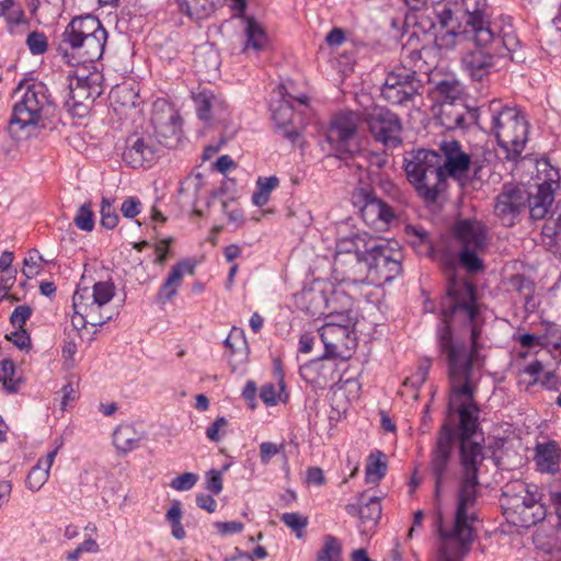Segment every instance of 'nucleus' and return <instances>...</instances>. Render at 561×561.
Instances as JSON below:
<instances>
[{
    "instance_id": "f257e3e1",
    "label": "nucleus",
    "mask_w": 561,
    "mask_h": 561,
    "mask_svg": "<svg viewBox=\"0 0 561 561\" xmlns=\"http://www.w3.org/2000/svg\"><path fill=\"white\" fill-rule=\"evenodd\" d=\"M483 322L477 286L453 273L439 301L436 328L437 350L445 356L447 368L474 367L482 348Z\"/></svg>"
},
{
    "instance_id": "f03ea898",
    "label": "nucleus",
    "mask_w": 561,
    "mask_h": 561,
    "mask_svg": "<svg viewBox=\"0 0 561 561\" xmlns=\"http://www.w3.org/2000/svg\"><path fill=\"white\" fill-rule=\"evenodd\" d=\"M449 380L448 413L459 416L457 428L445 421L439 427L430 451L428 469L434 480V499L440 502L445 483L450 479V468L457 439L473 438L479 430L480 408L476 401L479 378L474 367L447 368Z\"/></svg>"
},
{
    "instance_id": "7ed1b4c3",
    "label": "nucleus",
    "mask_w": 561,
    "mask_h": 561,
    "mask_svg": "<svg viewBox=\"0 0 561 561\" xmlns=\"http://www.w3.org/2000/svg\"><path fill=\"white\" fill-rule=\"evenodd\" d=\"M457 443L462 477L454 523L450 527L445 526L442 513L437 514L435 520L443 561H461L470 552L477 537L473 524L478 517L473 507L478 495V473L485 457L482 445L472 438L457 439Z\"/></svg>"
},
{
    "instance_id": "20e7f679",
    "label": "nucleus",
    "mask_w": 561,
    "mask_h": 561,
    "mask_svg": "<svg viewBox=\"0 0 561 561\" xmlns=\"http://www.w3.org/2000/svg\"><path fill=\"white\" fill-rule=\"evenodd\" d=\"M151 123L156 135H131L126 139L122 153L123 161L131 168L151 165L159 157L160 144L171 147L172 140L178 141L182 135L183 119L180 113L165 101L153 106Z\"/></svg>"
},
{
    "instance_id": "39448f33",
    "label": "nucleus",
    "mask_w": 561,
    "mask_h": 561,
    "mask_svg": "<svg viewBox=\"0 0 561 561\" xmlns=\"http://www.w3.org/2000/svg\"><path fill=\"white\" fill-rule=\"evenodd\" d=\"M560 190L559 169L551 165L548 159L537 162V183H504L496 196V210H549Z\"/></svg>"
},
{
    "instance_id": "423d86ee",
    "label": "nucleus",
    "mask_w": 561,
    "mask_h": 561,
    "mask_svg": "<svg viewBox=\"0 0 561 561\" xmlns=\"http://www.w3.org/2000/svg\"><path fill=\"white\" fill-rule=\"evenodd\" d=\"M10 119V131L16 134L26 128L55 130L60 124L58 105L48 87L42 81L21 82L14 93H21Z\"/></svg>"
},
{
    "instance_id": "0eeeda50",
    "label": "nucleus",
    "mask_w": 561,
    "mask_h": 561,
    "mask_svg": "<svg viewBox=\"0 0 561 561\" xmlns=\"http://www.w3.org/2000/svg\"><path fill=\"white\" fill-rule=\"evenodd\" d=\"M107 36V31L98 16L78 15L65 27L56 49L71 66L94 62L102 58Z\"/></svg>"
},
{
    "instance_id": "6e6552de",
    "label": "nucleus",
    "mask_w": 561,
    "mask_h": 561,
    "mask_svg": "<svg viewBox=\"0 0 561 561\" xmlns=\"http://www.w3.org/2000/svg\"><path fill=\"white\" fill-rule=\"evenodd\" d=\"M435 18L446 35L458 38L484 32H496L501 26L491 21L488 0H459L454 9L447 4L435 8Z\"/></svg>"
},
{
    "instance_id": "1a4fd4ad",
    "label": "nucleus",
    "mask_w": 561,
    "mask_h": 561,
    "mask_svg": "<svg viewBox=\"0 0 561 561\" xmlns=\"http://www.w3.org/2000/svg\"><path fill=\"white\" fill-rule=\"evenodd\" d=\"M442 160L439 161L443 179L453 178L460 186L488 181L491 169V151L466 153L459 141L443 140L439 145Z\"/></svg>"
},
{
    "instance_id": "9d476101",
    "label": "nucleus",
    "mask_w": 561,
    "mask_h": 561,
    "mask_svg": "<svg viewBox=\"0 0 561 561\" xmlns=\"http://www.w3.org/2000/svg\"><path fill=\"white\" fill-rule=\"evenodd\" d=\"M488 111L491 117V133L505 151V158L517 161L528 140L529 124L525 115L518 108L504 106L499 101H492Z\"/></svg>"
},
{
    "instance_id": "9b49d317",
    "label": "nucleus",
    "mask_w": 561,
    "mask_h": 561,
    "mask_svg": "<svg viewBox=\"0 0 561 561\" xmlns=\"http://www.w3.org/2000/svg\"><path fill=\"white\" fill-rule=\"evenodd\" d=\"M442 156L430 149L420 148L404 157V170L409 182L426 203H435L447 188L439 161Z\"/></svg>"
},
{
    "instance_id": "f8f14e48",
    "label": "nucleus",
    "mask_w": 561,
    "mask_h": 561,
    "mask_svg": "<svg viewBox=\"0 0 561 561\" xmlns=\"http://www.w3.org/2000/svg\"><path fill=\"white\" fill-rule=\"evenodd\" d=\"M450 233L459 247L460 266L471 274L483 271L485 266L480 255L490 244L489 227L476 218H457L450 227Z\"/></svg>"
},
{
    "instance_id": "ddd939ff",
    "label": "nucleus",
    "mask_w": 561,
    "mask_h": 561,
    "mask_svg": "<svg viewBox=\"0 0 561 561\" xmlns=\"http://www.w3.org/2000/svg\"><path fill=\"white\" fill-rule=\"evenodd\" d=\"M366 255V232L339 239L333 259L335 279L350 290L359 284H368Z\"/></svg>"
},
{
    "instance_id": "4468645a",
    "label": "nucleus",
    "mask_w": 561,
    "mask_h": 561,
    "mask_svg": "<svg viewBox=\"0 0 561 561\" xmlns=\"http://www.w3.org/2000/svg\"><path fill=\"white\" fill-rule=\"evenodd\" d=\"M495 32H484L461 36L470 39L473 47L466 50L461 56V68L473 81H483L492 72L496 71V66L501 59L503 46L507 43L514 45L512 37L506 42L496 41Z\"/></svg>"
},
{
    "instance_id": "2eb2a0df",
    "label": "nucleus",
    "mask_w": 561,
    "mask_h": 561,
    "mask_svg": "<svg viewBox=\"0 0 561 561\" xmlns=\"http://www.w3.org/2000/svg\"><path fill=\"white\" fill-rule=\"evenodd\" d=\"M367 279L369 285L381 286L402 272L403 253L387 240L366 233Z\"/></svg>"
},
{
    "instance_id": "dca6fc26",
    "label": "nucleus",
    "mask_w": 561,
    "mask_h": 561,
    "mask_svg": "<svg viewBox=\"0 0 561 561\" xmlns=\"http://www.w3.org/2000/svg\"><path fill=\"white\" fill-rule=\"evenodd\" d=\"M114 295L115 286L112 282H96L92 289L78 288L72 296V307L80 316L81 324L102 327L107 323L112 316L104 314L102 308L113 299Z\"/></svg>"
},
{
    "instance_id": "f3484780",
    "label": "nucleus",
    "mask_w": 561,
    "mask_h": 561,
    "mask_svg": "<svg viewBox=\"0 0 561 561\" xmlns=\"http://www.w3.org/2000/svg\"><path fill=\"white\" fill-rule=\"evenodd\" d=\"M362 122L363 113L350 110L341 111L333 116L327 139L340 159L353 157L359 151L356 137Z\"/></svg>"
},
{
    "instance_id": "a211bd4d",
    "label": "nucleus",
    "mask_w": 561,
    "mask_h": 561,
    "mask_svg": "<svg viewBox=\"0 0 561 561\" xmlns=\"http://www.w3.org/2000/svg\"><path fill=\"white\" fill-rule=\"evenodd\" d=\"M64 106L73 117H84L89 114L93 102L103 94V76L90 73L84 78H68Z\"/></svg>"
},
{
    "instance_id": "6ab92c4d",
    "label": "nucleus",
    "mask_w": 561,
    "mask_h": 561,
    "mask_svg": "<svg viewBox=\"0 0 561 561\" xmlns=\"http://www.w3.org/2000/svg\"><path fill=\"white\" fill-rule=\"evenodd\" d=\"M363 119L376 141L387 148H398L402 145L403 127L398 114L376 105L363 112Z\"/></svg>"
},
{
    "instance_id": "aec40b11",
    "label": "nucleus",
    "mask_w": 561,
    "mask_h": 561,
    "mask_svg": "<svg viewBox=\"0 0 561 561\" xmlns=\"http://www.w3.org/2000/svg\"><path fill=\"white\" fill-rule=\"evenodd\" d=\"M422 88L416 71L400 67L387 75L381 87V96L392 105H405L421 93Z\"/></svg>"
},
{
    "instance_id": "412c9836",
    "label": "nucleus",
    "mask_w": 561,
    "mask_h": 561,
    "mask_svg": "<svg viewBox=\"0 0 561 561\" xmlns=\"http://www.w3.org/2000/svg\"><path fill=\"white\" fill-rule=\"evenodd\" d=\"M503 514L507 523L522 528H530L541 523L547 517V507L541 503V496L537 493L512 503Z\"/></svg>"
},
{
    "instance_id": "4be33fe9",
    "label": "nucleus",
    "mask_w": 561,
    "mask_h": 561,
    "mask_svg": "<svg viewBox=\"0 0 561 561\" xmlns=\"http://www.w3.org/2000/svg\"><path fill=\"white\" fill-rule=\"evenodd\" d=\"M353 291L355 289H348L347 286L341 285L334 288L330 296L327 297L323 291L310 290L306 295L311 296V300L319 298L324 309L328 311L327 319H345L346 316L353 318V323L357 324V312L353 309L354 300Z\"/></svg>"
},
{
    "instance_id": "5701e85b",
    "label": "nucleus",
    "mask_w": 561,
    "mask_h": 561,
    "mask_svg": "<svg viewBox=\"0 0 561 561\" xmlns=\"http://www.w3.org/2000/svg\"><path fill=\"white\" fill-rule=\"evenodd\" d=\"M353 318L346 316L345 319H328L319 329V337L324 346V357H335L340 354V348L345 344L348 337L350 329L355 328Z\"/></svg>"
},
{
    "instance_id": "b1692460",
    "label": "nucleus",
    "mask_w": 561,
    "mask_h": 561,
    "mask_svg": "<svg viewBox=\"0 0 561 561\" xmlns=\"http://www.w3.org/2000/svg\"><path fill=\"white\" fill-rule=\"evenodd\" d=\"M195 267L196 262L193 259H184L174 264L161 284L156 301L160 305L172 301L183 284L184 275H194Z\"/></svg>"
},
{
    "instance_id": "393cba45",
    "label": "nucleus",
    "mask_w": 561,
    "mask_h": 561,
    "mask_svg": "<svg viewBox=\"0 0 561 561\" xmlns=\"http://www.w3.org/2000/svg\"><path fill=\"white\" fill-rule=\"evenodd\" d=\"M345 511L351 516H358L360 525L371 530L381 518V502L379 496H367V492H362L357 496L356 503H348Z\"/></svg>"
},
{
    "instance_id": "a878e982",
    "label": "nucleus",
    "mask_w": 561,
    "mask_h": 561,
    "mask_svg": "<svg viewBox=\"0 0 561 561\" xmlns=\"http://www.w3.org/2000/svg\"><path fill=\"white\" fill-rule=\"evenodd\" d=\"M294 107L290 100L283 99L278 101L276 106L272 107V119L275 124V130L283 138L296 145L301 138V134L293 126Z\"/></svg>"
},
{
    "instance_id": "bb28decb",
    "label": "nucleus",
    "mask_w": 561,
    "mask_h": 561,
    "mask_svg": "<svg viewBox=\"0 0 561 561\" xmlns=\"http://www.w3.org/2000/svg\"><path fill=\"white\" fill-rule=\"evenodd\" d=\"M534 451V461L539 472L554 474L560 471L561 447L558 442L549 439L537 443Z\"/></svg>"
},
{
    "instance_id": "cd10ccee",
    "label": "nucleus",
    "mask_w": 561,
    "mask_h": 561,
    "mask_svg": "<svg viewBox=\"0 0 561 561\" xmlns=\"http://www.w3.org/2000/svg\"><path fill=\"white\" fill-rule=\"evenodd\" d=\"M495 38L500 42H506L508 37H512L514 45H510L508 43L503 46L501 51V59L505 57H510L513 62L524 64L527 59L526 49L522 47L520 41L518 39L515 30L512 24L501 25L495 32Z\"/></svg>"
},
{
    "instance_id": "c85d7f7f",
    "label": "nucleus",
    "mask_w": 561,
    "mask_h": 561,
    "mask_svg": "<svg viewBox=\"0 0 561 561\" xmlns=\"http://www.w3.org/2000/svg\"><path fill=\"white\" fill-rule=\"evenodd\" d=\"M192 99L198 118L205 122L211 119V111H224L227 108V103L207 89L192 92Z\"/></svg>"
},
{
    "instance_id": "c756f323",
    "label": "nucleus",
    "mask_w": 561,
    "mask_h": 561,
    "mask_svg": "<svg viewBox=\"0 0 561 561\" xmlns=\"http://www.w3.org/2000/svg\"><path fill=\"white\" fill-rule=\"evenodd\" d=\"M352 204L358 210L370 208L371 210H392L388 201L377 195L369 185L356 188L352 194Z\"/></svg>"
},
{
    "instance_id": "7c9ffc66",
    "label": "nucleus",
    "mask_w": 561,
    "mask_h": 561,
    "mask_svg": "<svg viewBox=\"0 0 561 561\" xmlns=\"http://www.w3.org/2000/svg\"><path fill=\"white\" fill-rule=\"evenodd\" d=\"M467 110L462 101L459 103L447 102L442 104L438 119L446 129L462 128L466 122Z\"/></svg>"
},
{
    "instance_id": "2f4dec72",
    "label": "nucleus",
    "mask_w": 561,
    "mask_h": 561,
    "mask_svg": "<svg viewBox=\"0 0 561 561\" xmlns=\"http://www.w3.org/2000/svg\"><path fill=\"white\" fill-rule=\"evenodd\" d=\"M275 371L278 375V390L273 383H265L260 391L261 400L268 407L276 405L278 402H287L288 393L285 388L284 374L280 367V360L276 362Z\"/></svg>"
},
{
    "instance_id": "473e14b6",
    "label": "nucleus",
    "mask_w": 561,
    "mask_h": 561,
    "mask_svg": "<svg viewBox=\"0 0 561 561\" xmlns=\"http://www.w3.org/2000/svg\"><path fill=\"white\" fill-rule=\"evenodd\" d=\"M535 493H537V491H533L523 480L510 481L502 488L501 507L504 511L511 506L512 503H517Z\"/></svg>"
},
{
    "instance_id": "72a5a7b5",
    "label": "nucleus",
    "mask_w": 561,
    "mask_h": 561,
    "mask_svg": "<svg viewBox=\"0 0 561 561\" xmlns=\"http://www.w3.org/2000/svg\"><path fill=\"white\" fill-rule=\"evenodd\" d=\"M110 99L114 106L122 108H135L139 104V93L130 84H118L110 92Z\"/></svg>"
},
{
    "instance_id": "f704fd0d",
    "label": "nucleus",
    "mask_w": 561,
    "mask_h": 561,
    "mask_svg": "<svg viewBox=\"0 0 561 561\" xmlns=\"http://www.w3.org/2000/svg\"><path fill=\"white\" fill-rule=\"evenodd\" d=\"M140 437L130 425H119L113 433V444L121 453H129L139 446Z\"/></svg>"
},
{
    "instance_id": "c9c22d12",
    "label": "nucleus",
    "mask_w": 561,
    "mask_h": 561,
    "mask_svg": "<svg viewBox=\"0 0 561 561\" xmlns=\"http://www.w3.org/2000/svg\"><path fill=\"white\" fill-rule=\"evenodd\" d=\"M224 346L228 357L239 355L241 359H247L249 355V345L242 329L233 327L224 341Z\"/></svg>"
},
{
    "instance_id": "e433bc0d",
    "label": "nucleus",
    "mask_w": 561,
    "mask_h": 561,
    "mask_svg": "<svg viewBox=\"0 0 561 561\" xmlns=\"http://www.w3.org/2000/svg\"><path fill=\"white\" fill-rule=\"evenodd\" d=\"M245 23L247 47L251 46L256 50L265 47L267 36L264 27L253 16H239Z\"/></svg>"
},
{
    "instance_id": "4c0bfd02",
    "label": "nucleus",
    "mask_w": 561,
    "mask_h": 561,
    "mask_svg": "<svg viewBox=\"0 0 561 561\" xmlns=\"http://www.w3.org/2000/svg\"><path fill=\"white\" fill-rule=\"evenodd\" d=\"M386 472L387 461L385 460V455L379 450L371 453L365 470L366 481L377 483L386 476Z\"/></svg>"
},
{
    "instance_id": "58836bf2",
    "label": "nucleus",
    "mask_w": 561,
    "mask_h": 561,
    "mask_svg": "<svg viewBox=\"0 0 561 561\" xmlns=\"http://www.w3.org/2000/svg\"><path fill=\"white\" fill-rule=\"evenodd\" d=\"M183 13L194 20L206 19L213 12L210 0H176Z\"/></svg>"
},
{
    "instance_id": "ea45409f",
    "label": "nucleus",
    "mask_w": 561,
    "mask_h": 561,
    "mask_svg": "<svg viewBox=\"0 0 561 561\" xmlns=\"http://www.w3.org/2000/svg\"><path fill=\"white\" fill-rule=\"evenodd\" d=\"M279 180L277 176L272 175L268 178L260 176L256 181V190L252 195V202L257 207H263L267 204L270 193L277 187Z\"/></svg>"
},
{
    "instance_id": "a19ab883",
    "label": "nucleus",
    "mask_w": 561,
    "mask_h": 561,
    "mask_svg": "<svg viewBox=\"0 0 561 561\" xmlns=\"http://www.w3.org/2000/svg\"><path fill=\"white\" fill-rule=\"evenodd\" d=\"M316 561H342L341 541L332 535H325L323 546L318 551Z\"/></svg>"
},
{
    "instance_id": "79ce46f5",
    "label": "nucleus",
    "mask_w": 561,
    "mask_h": 561,
    "mask_svg": "<svg viewBox=\"0 0 561 561\" xmlns=\"http://www.w3.org/2000/svg\"><path fill=\"white\" fill-rule=\"evenodd\" d=\"M362 220L375 232L386 231L397 213H357Z\"/></svg>"
},
{
    "instance_id": "37998d69",
    "label": "nucleus",
    "mask_w": 561,
    "mask_h": 561,
    "mask_svg": "<svg viewBox=\"0 0 561 561\" xmlns=\"http://www.w3.org/2000/svg\"><path fill=\"white\" fill-rule=\"evenodd\" d=\"M436 93L443 104L447 102L459 103L461 101L462 89L457 80L445 79L437 83Z\"/></svg>"
},
{
    "instance_id": "c03bdc74",
    "label": "nucleus",
    "mask_w": 561,
    "mask_h": 561,
    "mask_svg": "<svg viewBox=\"0 0 561 561\" xmlns=\"http://www.w3.org/2000/svg\"><path fill=\"white\" fill-rule=\"evenodd\" d=\"M49 471L36 463L26 476L25 484L32 492L38 491L48 480Z\"/></svg>"
},
{
    "instance_id": "a18cd8bd",
    "label": "nucleus",
    "mask_w": 561,
    "mask_h": 561,
    "mask_svg": "<svg viewBox=\"0 0 561 561\" xmlns=\"http://www.w3.org/2000/svg\"><path fill=\"white\" fill-rule=\"evenodd\" d=\"M549 501L557 517L554 530L561 533V479L549 485Z\"/></svg>"
},
{
    "instance_id": "49530a36",
    "label": "nucleus",
    "mask_w": 561,
    "mask_h": 561,
    "mask_svg": "<svg viewBox=\"0 0 561 561\" xmlns=\"http://www.w3.org/2000/svg\"><path fill=\"white\" fill-rule=\"evenodd\" d=\"M280 520L290 528L298 538L302 537L304 530L308 526V517L299 513H284Z\"/></svg>"
},
{
    "instance_id": "de8ad7c7",
    "label": "nucleus",
    "mask_w": 561,
    "mask_h": 561,
    "mask_svg": "<svg viewBox=\"0 0 561 561\" xmlns=\"http://www.w3.org/2000/svg\"><path fill=\"white\" fill-rule=\"evenodd\" d=\"M543 347H552L561 353V327L548 323L542 334Z\"/></svg>"
},
{
    "instance_id": "09e8293b",
    "label": "nucleus",
    "mask_w": 561,
    "mask_h": 561,
    "mask_svg": "<svg viewBox=\"0 0 561 561\" xmlns=\"http://www.w3.org/2000/svg\"><path fill=\"white\" fill-rule=\"evenodd\" d=\"M26 45L33 55H42L48 48L47 37L42 32L33 31L27 35Z\"/></svg>"
},
{
    "instance_id": "8fccbe9b",
    "label": "nucleus",
    "mask_w": 561,
    "mask_h": 561,
    "mask_svg": "<svg viewBox=\"0 0 561 561\" xmlns=\"http://www.w3.org/2000/svg\"><path fill=\"white\" fill-rule=\"evenodd\" d=\"M530 218L536 220H545L542 226V234L549 239H554L559 236V232L556 227V222L553 221L554 213H529Z\"/></svg>"
},
{
    "instance_id": "3c124183",
    "label": "nucleus",
    "mask_w": 561,
    "mask_h": 561,
    "mask_svg": "<svg viewBox=\"0 0 561 561\" xmlns=\"http://www.w3.org/2000/svg\"><path fill=\"white\" fill-rule=\"evenodd\" d=\"M43 261V256L41 255L39 251L36 249H32L27 252L26 256L24 257V268L23 274L31 278L38 273L39 263Z\"/></svg>"
},
{
    "instance_id": "603ef678",
    "label": "nucleus",
    "mask_w": 561,
    "mask_h": 561,
    "mask_svg": "<svg viewBox=\"0 0 561 561\" xmlns=\"http://www.w3.org/2000/svg\"><path fill=\"white\" fill-rule=\"evenodd\" d=\"M33 314V309L28 305L16 306L10 316V323L16 329H25L27 320Z\"/></svg>"
},
{
    "instance_id": "864d4df0",
    "label": "nucleus",
    "mask_w": 561,
    "mask_h": 561,
    "mask_svg": "<svg viewBox=\"0 0 561 561\" xmlns=\"http://www.w3.org/2000/svg\"><path fill=\"white\" fill-rule=\"evenodd\" d=\"M173 243V238L169 237L158 241L154 244V253L156 256L153 259V263L160 266H163L169 260V254L171 251V244Z\"/></svg>"
},
{
    "instance_id": "5fc2aeb1",
    "label": "nucleus",
    "mask_w": 561,
    "mask_h": 561,
    "mask_svg": "<svg viewBox=\"0 0 561 561\" xmlns=\"http://www.w3.org/2000/svg\"><path fill=\"white\" fill-rule=\"evenodd\" d=\"M198 481V476L193 472L182 473L172 479L170 486L176 491H188Z\"/></svg>"
},
{
    "instance_id": "6e6d98bb",
    "label": "nucleus",
    "mask_w": 561,
    "mask_h": 561,
    "mask_svg": "<svg viewBox=\"0 0 561 561\" xmlns=\"http://www.w3.org/2000/svg\"><path fill=\"white\" fill-rule=\"evenodd\" d=\"M5 339L21 351H28L32 346L30 333L25 329H16L10 334H7Z\"/></svg>"
},
{
    "instance_id": "4d7b16f0",
    "label": "nucleus",
    "mask_w": 561,
    "mask_h": 561,
    "mask_svg": "<svg viewBox=\"0 0 561 561\" xmlns=\"http://www.w3.org/2000/svg\"><path fill=\"white\" fill-rule=\"evenodd\" d=\"M206 489L216 495L222 491V471L211 469L206 473Z\"/></svg>"
},
{
    "instance_id": "13d9d810",
    "label": "nucleus",
    "mask_w": 561,
    "mask_h": 561,
    "mask_svg": "<svg viewBox=\"0 0 561 561\" xmlns=\"http://www.w3.org/2000/svg\"><path fill=\"white\" fill-rule=\"evenodd\" d=\"M228 425V421L224 416H218L214 423L207 427L206 436L211 442H219L221 439V435L219 434L220 430L225 428Z\"/></svg>"
},
{
    "instance_id": "bf43d9fd",
    "label": "nucleus",
    "mask_w": 561,
    "mask_h": 561,
    "mask_svg": "<svg viewBox=\"0 0 561 561\" xmlns=\"http://www.w3.org/2000/svg\"><path fill=\"white\" fill-rule=\"evenodd\" d=\"M215 527L218 531L226 535L239 534L243 530L244 525L241 522L231 520V522H217L215 523Z\"/></svg>"
},
{
    "instance_id": "052dcab7",
    "label": "nucleus",
    "mask_w": 561,
    "mask_h": 561,
    "mask_svg": "<svg viewBox=\"0 0 561 561\" xmlns=\"http://www.w3.org/2000/svg\"><path fill=\"white\" fill-rule=\"evenodd\" d=\"M279 453V447L271 442H264L260 445L261 462L266 465L271 459Z\"/></svg>"
},
{
    "instance_id": "680f3d73",
    "label": "nucleus",
    "mask_w": 561,
    "mask_h": 561,
    "mask_svg": "<svg viewBox=\"0 0 561 561\" xmlns=\"http://www.w3.org/2000/svg\"><path fill=\"white\" fill-rule=\"evenodd\" d=\"M379 190L391 201H399L401 198L399 187L391 180H381L379 182Z\"/></svg>"
},
{
    "instance_id": "e2e57ef3",
    "label": "nucleus",
    "mask_w": 561,
    "mask_h": 561,
    "mask_svg": "<svg viewBox=\"0 0 561 561\" xmlns=\"http://www.w3.org/2000/svg\"><path fill=\"white\" fill-rule=\"evenodd\" d=\"M94 213H77L73 219L75 225L83 231H92L94 228Z\"/></svg>"
},
{
    "instance_id": "0e129e2a",
    "label": "nucleus",
    "mask_w": 561,
    "mask_h": 561,
    "mask_svg": "<svg viewBox=\"0 0 561 561\" xmlns=\"http://www.w3.org/2000/svg\"><path fill=\"white\" fill-rule=\"evenodd\" d=\"M540 385L551 391H558L561 388V380L556 371H547L539 381Z\"/></svg>"
},
{
    "instance_id": "69168bd1",
    "label": "nucleus",
    "mask_w": 561,
    "mask_h": 561,
    "mask_svg": "<svg viewBox=\"0 0 561 561\" xmlns=\"http://www.w3.org/2000/svg\"><path fill=\"white\" fill-rule=\"evenodd\" d=\"M306 481L308 484L323 485L325 483V477L323 470L319 467H310L306 471Z\"/></svg>"
},
{
    "instance_id": "338daca9",
    "label": "nucleus",
    "mask_w": 561,
    "mask_h": 561,
    "mask_svg": "<svg viewBox=\"0 0 561 561\" xmlns=\"http://www.w3.org/2000/svg\"><path fill=\"white\" fill-rule=\"evenodd\" d=\"M518 343L525 348H531L535 346L543 347L542 335H536L531 333H525L517 337Z\"/></svg>"
},
{
    "instance_id": "774afa93",
    "label": "nucleus",
    "mask_w": 561,
    "mask_h": 561,
    "mask_svg": "<svg viewBox=\"0 0 561 561\" xmlns=\"http://www.w3.org/2000/svg\"><path fill=\"white\" fill-rule=\"evenodd\" d=\"M345 41V32L340 27L332 28L325 36V42L329 46H340Z\"/></svg>"
}]
</instances>
